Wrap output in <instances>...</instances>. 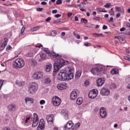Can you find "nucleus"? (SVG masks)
Wrapping results in <instances>:
<instances>
[{
  "instance_id": "f257e3e1",
  "label": "nucleus",
  "mask_w": 130,
  "mask_h": 130,
  "mask_svg": "<svg viewBox=\"0 0 130 130\" xmlns=\"http://www.w3.org/2000/svg\"><path fill=\"white\" fill-rule=\"evenodd\" d=\"M51 55L53 57L57 58L56 62L54 64L53 76H55V73H56V72H58L59 69L64 64V60L61 59V56L54 52L50 53L49 56H51Z\"/></svg>"
},
{
  "instance_id": "f03ea898",
  "label": "nucleus",
  "mask_w": 130,
  "mask_h": 130,
  "mask_svg": "<svg viewBox=\"0 0 130 130\" xmlns=\"http://www.w3.org/2000/svg\"><path fill=\"white\" fill-rule=\"evenodd\" d=\"M68 71L69 68L66 69L61 70L59 73L58 74V80H59V81H66V80H67Z\"/></svg>"
},
{
  "instance_id": "7ed1b4c3",
  "label": "nucleus",
  "mask_w": 130,
  "mask_h": 130,
  "mask_svg": "<svg viewBox=\"0 0 130 130\" xmlns=\"http://www.w3.org/2000/svg\"><path fill=\"white\" fill-rule=\"evenodd\" d=\"M25 66V61L22 58H18L13 61V67L14 68H23Z\"/></svg>"
},
{
  "instance_id": "20e7f679",
  "label": "nucleus",
  "mask_w": 130,
  "mask_h": 130,
  "mask_svg": "<svg viewBox=\"0 0 130 130\" xmlns=\"http://www.w3.org/2000/svg\"><path fill=\"white\" fill-rule=\"evenodd\" d=\"M91 72L94 76H101V75L104 74V69L102 67L100 68H92L91 70Z\"/></svg>"
},
{
  "instance_id": "39448f33",
  "label": "nucleus",
  "mask_w": 130,
  "mask_h": 130,
  "mask_svg": "<svg viewBox=\"0 0 130 130\" xmlns=\"http://www.w3.org/2000/svg\"><path fill=\"white\" fill-rule=\"evenodd\" d=\"M38 85L36 83H31L29 84L28 86V92L30 94H33L37 91Z\"/></svg>"
},
{
  "instance_id": "423d86ee",
  "label": "nucleus",
  "mask_w": 130,
  "mask_h": 130,
  "mask_svg": "<svg viewBox=\"0 0 130 130\" xmlns=\"http://www.w3.org/2000/svg\"><path fill=\"white\" fill-rule=\"evenodd\" d=\"M43 77V73L40 71L36 72L32 75V78L35 80H40Z\"/></svg>"
},
{
  "instance_id": "0eeeda50",
  "label": "nucleus",
  "mask_w": 130,
  "mask_h": 130,
  "mask_svg": "<svg viewBox=\"0 0 130 130\" xmlns=\"http://www.w3.org/2000/svg\"><path fill=\"white\" fill-rule=\"evenodd\" d=\"M39 122V118H38V115L36 113H34V119L32 124V127H36L37 125H38V123Z\"/></svg>"
},
{
  "instance_id": "6e6552de",
  "label": "nucleus",
  "mask_w": 130,
  "mask_h": 130,
  "mask_svg": "<svg viewBox=\"0 0 130 130\" xmlns=\"http://www.w3.org/2000/svg\"><path fill=\"white\" fill-rule=\"evenodd\" d=\"M52 102L54 106H59L60 103H61V100L58 96H55V97L52 99Z\"/></svg>"
},
{
  "instance_id": "1a4fd4ad",
  "label": "nucleus",
  "mask_w": 130,
  "mask_h": 130,
  "mask_svg": "<svg viewBox=\"0 0 130 130\" xmlns=\"http://www.w3.org/2000/svg\"><path fill=\"white\" fill-rule=\"evenodd\" d=\"M73 71V69L69 67L68 68V71L67 72V81H70L72 80V79L74 78V73L72 72Z\"/></svg>"
},
{
  "instance_id": "9d476101",
  "label": "nucleus",
  "mask_w": 130,
  "mask_h": 130,
  "mask_svg": "<svg viewBox=\"0 0 130 130\" xmlns=\"http://www.w3.org/2000/svg\"><path fill=\"white\" fill-rule=\"evenodd\" d=\"M100 115L102 118H105L107 116V113L106 112V110L104 107H102L100 110Z\"/></svg>"
},
{
  "instance_id": "9b49d317",
  "label": "nucleus",
  "mask_w": 130,
  "mask_h": 130,
  "mask_svg": "<svg viewBox=\"0 0 130 130\" xmlns=\"http://www.w3.org/2000/svg\"><path fill=\"white\" fill-rule=\"evenodd\" d=\"M8 42V39L5 38L3 39L1 41V43L0 44V50H4L5 47L7 46V43Z\"/></svg>"
},
{
  "instance_id": "f8f14e48",
  "label": "nucleus",
  "mask_w": 130,
  "mask_h": 130,
  "mask_svg": "<svg viewBox=\"0 0 130 130\" xmlns=\"http://www.w3.org/2000/svg\"><path fill=\"white\" fill-rule=\"evenodd\" d=\"M102 96H108L110 94V90L107 88H103L101 90Z\"/></svg>"
},
{
  "instance_id": "ddd939ff",
  "label": "nucleus",
  "mask_w": 130,
  "mask_h": 130,
  "mask_svg": "<svg viewBox=\"0 0 130 130\" xmlns=\"http://www.w3.org/2000/svg\"><path fill=\"white\" fill-rule=\"evenodd\" d=\"M78 90H74L70 94V99L71 100H76L78 97Z\"/></svg>"
},
{
  "instance_id": "4468645a",
  "label": "nucleus",
  "mask_w": 130,
  "mask_h": 130,
  "mask_svg": "<svg viewBox=\"0 0 130 130\" xmlns=\"http://www.w3.org/2000/svg\"><path fill=\"white\" fill-rule=\"evenodd\" d=\"M74 126V123L72 121H69L64 126V129H71Z\"/></svg>"
},
{
  "instance_id": "2eb2a0df",
  "label": "nucleus",
  "mask_w": 130,
  "mask_h": 130,
  "mask_svg": "<svg viewBox=\"0 0 130 130\" xmlns=\"http://www.w3.org/2000/svg\"><path fill=\"white\" fill-rule=\"evenodd\" d=\"M57 88L59 90H66L68 88V84L67 83H60L57 85Z\"/></svg>"
},
{
  "instance_id": "dca6fc26",
  "label": "nucleus",
  "mask_w": 130,
  "mask_h": 130,
  "mask_svg": "<svg viewBox=\"0 0 130 130\" xmlns=\"http://www.w3.org/2000/svg\"><path fill=\"white\" fill-rule=\"evenodd\" d=\"M52 116H53L52 115H47L46 117L47 121L49 124H53V118Z\"/></svg>"
},
{
  "instance_id": "f3484780",
  "label": "nucleus",
  "mask_w": 130,
  "mask_h": 130,
  "mask_svg": "<svg viewBox=\"0 0 130 130\" xmlns=\"http://www.w3.org/2000/svg\"><path fill=\"white\" fill-rule=\"evenodd\" d=\"M8 109L9 111H16V109H17V106L15 105H9L8 106Z\"/></svg>"
},
{
  "instance_id": "a211bd4d",
  "label": "nucleus",
  "mask_w": 130,
  "mask_h": 130,
  "mask_svg": "<svg viewBox=\"0 0 130 130\" xmlns=\"http://www.w3.org/2000/svg\"><path fill=\"white\" fill-rule=\"evenodd\" d=\"M40 59L39 60V61H43L46 59V54L45 53H42L40 54Z\"/></svg>"
},
{
  "instance_id": "6ab92c4d",
  "label": "nucleus",
  "mask_w": 130,
  "mask_h": 130,
  "mask_svg": "<svg viewBox=\"0 0 130 130\" xmlns=\"http://www.w3.org/2000/svg\"><path fill=\"white\" fill-rule=\"evenodd\" d=\"M98 86H102L105 83L104 79L102 78H99L98 81H96Z\"/></svg>"
},
{
  "instance_id": "aec40b11",
  "label": "nucleus",
  "mask_w": 130,
  "mask_h": 130,
  "mask_svg": "<svg viewBox=\"0 0 130 130\" xmlns=\"http://www.w3.org/2000/svg\"><path fill=\"white\" fill-rule=\"evenodd\" d=\"M45 69L46 72H50V71H51V69H52V65L51 64L46 65L45 66Z\"/></svg>"
},
{
  "instance_id": "412c9836",
  "label": "nucleus",
  "mask_w": 130,
  "mask_h": 130,
  "mask_svg": "<svg viewBox=\"0 0 130 130\" xmlns=\"http://www.w3.org/2000/svg\"><path fill=\"white\" fill-rule=\"evenodd\" d=\"M81 75H82V71H77L75 74L76 80H79V79H80V77H81Z\"/></svg>"
},
{
  "instance_id": "4be33fe9",
  "label": "nucleus",
  "mask_w": 130,
  "mask_h": 130,
  "mask_svg": "<svg viewBox=\"0 0 130 130\" xmlns=\"http://www.w3.org/2000/svg\"><path fill=\"white\" fill-rule=\"evenodd\" d=\"M61 114L62 115H63L64 116H66L65 118L66 119H69V116H68V111L66 109H63L61 111Z\"/></svg>"
},
{
  "instance_id": "5701e85b",
  "label": "nucleus",
  "mask_w": 130,
  "mask_h": 130,
  "mask_svg": "<svg viewBox=\"0 0 130 130\" xmlns=\"http://www.w3.org/2000/svg\"><path fill=\"white\" fill-rule=\"evenodd\" d=\"M16 84L17 85V86H19V87H23V86H25V82L23 81H19V80H16Z\"/></svg>"
},
{
  "instance_id": "b1692460",
  "label": "nucleus",
  "mask_w": 130,
  "mask_h": 130,
  "mask_svg": "<svg viewBox=\"0 0 130 130\" xmlns=\"http://www.w3.org/2000/svg\"><path fill=\"white\" fill-rule=\"evenodd\" d=\"M24 100L26 104H27V103L28 102V101L30 102V103H34V100L33 99V98H25Z\"/></svg>"
},
{
  "instance_id": "393cba45",
  "label": "nucleus",
  "mask_w": 130,
  "mask_h": 130,
  "mask_svg": "<svg viewBox=\"0 0 130 130\" xmlns=\"http://www.w3.org/2000/svg\"><path fill=\"white\" fill-rule=\"evenodd\" d=\"M44 83V84H46L47 85L51 84V79H50V78H46L45 79Z\"/></svg>"
},
{
  "instance_id": "a878e982",
  "label": "nucleus",
  "mask_w": 130,
  "mask_h": 130,
  "mask_svg": "<svg viewBox=\"0 0 130 130\" xmlns=\"http://www.w3.org/2000/svg\"><path fill=\"white\" fill-rule=\"evenodd\" d=\"M88 97L90 99H95V98H96V95H94V94H93V92H89L88 93Z\"/></svg>"
},
{
  "instance_id": "bb28decb",
  "label": "nucleus",
  "mask_w": 130,
  "mask_h": 130,
  "mask_svg": "<svg viewBox=\"0 0 130 130\" xmlns=\"http://www.w3.org/2000/svg\"><path fill=\"white\" fill-rule=\"evenodd\" d=\"M111 74L112 75H117L119 73L118 72V70L117 69H112L111 72H110Z\"/></svg>"
},
{
  "instance_id": "cd10ccee",
  "label": "nucleus",
  "mask_w": 130,
  "mask_h": 130,
  "mask_svg": "<svg viewBox=\"0 0 130 130\" xmlns=\"http://www.w3.org/2000/svg\"><path fill=\"white\" fill-rule=\"evenodd\" d=\"M39 126H42V127H45V125L44 124V120H43V119H41L40 120Z\"/></svg>"
},
{
  "instance_id": "c85d7f7f",
  "label": "nucleus",
  "mask_w": 130,
  "mask_h": 130,
  "mask_svg": "<svg viewBox=\"0 0 130 130\" xmlns=\"http://www.w3.org/2000/svg\"><path fill=\"white\" fill-rule=\"evenodd\" d=\"M83 103V99L82 98H79L77 100V104L78 105H81L82 103Z\"/></svg>"
},
{
  "instance_id": "c756f323",
  "label": "nucleus",
  "mask_w": 130,
  "mask_h": 130,
  "mask_svg": "<svg viewBox=\"0 0 130 130\" xmlns=\"http://www.w3.org/2000/svg\"><path fill=\"white\" fill-rule=\"evenodd\" d=\"M92 35H94V37H103L104 35L102 34L93 33Z\"/></svg>"
},
{
  "instance_id": "7c9ffc66",
  "label": "nucleus",
  "mask_w": 130,
  "mask_h": 130,
  "mask_svg": "<svg viewBox=\"0 0 130 130\" xmlns=\"http://www.w3.org/2000/svg\"><path fill=\"white\" fill-rule=\"evenodd\" d=\"M30 61L31 66H32L33 67H36V66L37 65V62H36V60L34 59H31Z\"/></svg>"
},
{
  "instance_id": "2f4dec72",
  "label": "nucleus",
  "mask_w": 130,
  "mask_h": 130,
  "mask_svg": "<svg viewBox=\"0 0 130 130\" xmlns=\"http://www.w3.org/2000/svg\"><path fill=\"white\" fill-rule=\"evenodd\" d=\"M90 92H92V94L93 95H95L96 96H97V93H98V90L95 89H92V91H91Z\"/></svg>"
},
{
  "instance_id": "473e14b6",
  "label": "nucleus",
  "mask_w": 130,
  "mask_h": 130,
  "mask_svg": "<svg viewBox=\"0 0 130 130\" xmlns=\"http://www.w3.org/2000/svg\"><path fill=\"white\" fill-rule=\"evenodd\" d=\"M56 34H57V32L56 31V30H52L51 32V36H53V37L56 36Z\"/></svg>"
},
{
  "instance_id": "72a5a7b5",
  "label": "nucleus",
  "mask_w": 130,
  "mask_h": 130,
  "mask_svg": "<svg viewBox=\"0 0 130 130\" xmlns=\"http://www.w3.org/2000/svg\"><path fill=\"white\" fill-rule=\"evenodd\" d=\"M118 40H119V41H120V42H121V43H125V41L124 39H123V38H122L121 37L120 38H118Z\"/></svg>"
},
{
  "instance_id": "f704fd0d",
  "label": "nucleus",
  "mask_w": 130,
  "mask_h": 130,
  "mask_svg": "<svg viewBox=\"0 0 130 130\" xmlns=\"http://www.w3.org/2000/svg\"><path fill=\"white\" fill-rule=\"evenodd\" d=\"M44 51H45V52H46V53H47L49 55H50V51L49 50V49H48V48H44L43 49Z\"/></svg>"
},
{
  "instance_id": "c9c22d12",
  "label": "nucleus",
  "mask_w": 130,
  "mask_h": 130,
  "mask_svg": "<svg viewBox=\"0 0 130 130\" xmlns=\"http://www.w3.org/2000/svg\"><path fill=\"white\" fill-rule=\"evenodd\" d=\"M95 25L91 23H88V25H85V27H86L87 28H93Z\"/></svg>"
},
{
  "instance_id": "e433bc0d",
  "label": "nucleus",
  "mask_w": 130,
  "mask_h": 130,
  "mask_svg": "<svg viewBox=\"0 0 130 130\" xmlns=\"http://www.w3.org/2000/svg\"><path fill=\"white\" fill-rule=\"evenodd\" d=\"M61 20L60 19H57V20H54L53 21V23L54 24H59V23H61Z\"/></svg>"
},
{
  "instance_id": "4c0bfd02",
  "label": "nucleus",
  "mask_w": 130,
  "mask_h": 130,
  "mask_svg": "<svg viewBox=\"0 0 130 130\" xmlns=\"http://www.w3.org/2000/svg\"><path fill=\"white\" fill-rule=\"evenodd\" d=\"M4 80H0V90H2V87H3V85H4Z\"/></svg>"
},
{
  "instance_id": "58836bf2",
  "label": "nucleus",
  "mask_w": 130,
  "mask_h": 130,
  "mask_svg": "<svg viewBox=\"0 0 130 130\" xmlns=\"http://www.w3.org/2000/svg\"><path fill=\"white\" fill-rule=\"evenodd\" d=\"M81 22H83V23H84V24H87V23H88V20H87V19L82 18L81 19Z\"/></svg>"
},
{
  "instance_id": "ea45409f",
  "label": "nucleus",
  "mask_w": 130,
  "mask_h": 130,
  "mask_svg": "<svg viewBox=\"0 0 130 130\" xmlns=\"http://www.w3.org/2000/svg\"><path fill=\"white\" fill-rule=\"evenodd\" d=\"M44 127H42V126H38V127H37V130H43V129H44Z\"/></svg>"
},
{
  "instance_id": "a19ab883",
  "label": "nucleus",
  "mask_w": 130,
  "mask_h": 130,
  "mask_svg": "<svg viewBox=\"0 0 130 130\" xmlns=\"http://www.w3.org/2000/svg\"><path fill=\"white\" fill-rule=\"evenodd\" d=\"M115 9L116 10V11H117V12H121V9L120 7H115Z\"/></svg>"
},
{
  "instance_id": "79ce46f5",
  "label": "nucleus",
  "mask_w": 130,
  "mask_h": 130,
  "mask_svg": "<svg viewBox=\"0 0 130 130\" xmlns=\"http://www.w3.org/2000/svg\"><path fill=\"white\" fill-rule=\"evenodd\" d=\"M62 4V2H61V0H57L56 2V5H60Z\"/></svg>"
},
{
  "instance_id": "37998d69",
  "label": "nucleus",
  "mask_w": 130,
  "mask_h": 130,
  "mask_svg": "<svg viewBox=\"0 0 130 130\" xmlns=\"http://www.w3.org/2000/svg\"><path fill=\"white\" fill-rule=\"evenodd\" d=\"M40 104L41 105H43V104H45V101L42 100L40 101Z\"/></svg>"
},
{
  "instance_id": "c03bdc74",
  "label": "nucleus",
  "mask_w": 130,
  "mask_h": 130,
  "mask_svg": "<svg viewBox=\"0 0 130 130\" xmlns=\"http://www.w3.org/2000/svg\"><path fill=\"white\" fill-rule=\"evenodd\" d=\"M37 30H39V27L38 26L33 27L32 28V31H37Z\"/></svg>"
},
{
  "instance_id": "a18cd8bd",
  "label": "nucleus",
  "mask_w": 130,
  "mask_h": 130,
  "mask_svg": "<svg viewBox=\"0 0 130 130\" xmlns=\"http://www.w3.org/2000/svg\"><path fill=\"white\" fill-rule=\"evenodd\" d=\"M110 6H111V4L110 3H107L105 5V7L106 8H109V7H110Z\"/></svg>"
},
{
  "instance_id": "49530a36",
  "label": "nucleus",
  "mask_w": 130,
  "mask_h": 130,
  "mask_svg": "<svg viewBox=\"0 0 130 130\" xmlns=\"http://www.w3.org/2000/svg\"><path fill=\"white\" fill-rule=\"evenodd\" d=\"M70 8H78V5H70Z\"/></svg>"
},
{
  "instance_id": "de8ad7c7",
  "label": "nucleus",
  "mask_w": 130,
  "mask_h": 130,
  "mask_svg": "<svg viewBox=\"0 0 130 130\" xmlns=\"http://www.w3.org/2000/svg\"><path fill=\"white\" fill-rule=\"evenodd\" d=\"M42 10H43V8H37V11L38 12H42Z\"/></svg>"
},
{
  "instance_id": "09e8293b",
  "label": "nucleus",
  "mask_w": 130,
  "mask_h": 130,
  "mask_svg": "<svg viewBox=\"0 0 130 130\" xmlns=\"http://www.w3.org/2000/svg\"><path fill=\"white\" fill-rule=\"evenodd\" d=\"M45 21L46 22H49V21H51V17H48L47 19H46Z\"/></svg>"
},
{
  "instance_id": "8fccbe9b",
  "label": "nucleus",
  "mask_w": 130,
  "mask_h": 130,
  "mask_svg": "<svg viewBox=\"0 0 130 130\" xmlns=\"http://www.w3.org/2000/svg\"><path fill=\"white\" fill-rule=\"evenodd\" d=\"M54 17H55V18H58L60 17H61V15H60V14H56V15H54Z\"/></svg>"
},
{
  "instance_id": "3c124183",
  "label": "nucleus",
  "mask_w": 130,
  "mask_h": 130,
  "mask_svg": "<svg viewBox=\"0 0 130 130\" xmlns=\"http://www.w3.org/2000/svg\"><path fill=\"white\" fill-rule=\"evenodd\" d=\"M24 31H25V27L23 26L21 30V34H23V33H24Z\"/></svg>"
},
{
  "instance_id": "603ef678",
  "label": "nucleus",
  "mask_w": 130,
  "mask_h": 130,
  "mask_svg": "<svg viewBox=\"0 0 130 130\" xmlns=\"http://www.w3.org/2000/svg\"><path fill=\"white\" fill-rule=\"evenodd\" d=\"M93 20H95V21H99L100 20V18L94 16L93 17Z\"/></svg>"
},
{
  "instance_id": "864d4df0",
  "label": "nucleus",
  "mask_w": 130,
  "mask_h": 130,
  "mask_svg": "<svg viewBox=\"0 0 130 130\" xmlns=\"http://www.w3.org/2000/svg\"><path fill=\"white\" fill-rule=\"evenodd\" d=\"M11 49H12V47L10 45H8L6 48V50H10Z\"/></svg>"
},
{
  "instance_id": "5fc2aeb1",
  "label": "nucleus",
  "mask_w": 130,
  "mask_h": 130,
  "mask_svg": "<svg viewBox=\"0 0 130 130\" xmlns=\"http://www.w3.org/2000/svg\"><path fill=\"white\" fill-rule=\"evenodd\" d=\"M30 117H28L27 118H26L25 121V123H27L28 122V120H30Z\"/></svg>"
},
{
  "instance_id": "6e6d98bb",
  "label": "nucleus",
  "mask_w": 130,
  "mask_h": 130,
  "mask_svg": "<svg viewBox=\"0 0 130 130\" xmlns=\"http://www.w3.org/2000/svg\"><path fill=\"white\" fill-rule=\"evenodd\" d=\"M41 5H43V6H46L47 5V3L44 1L41 2Z\"/></svg>"
},
{
  "instance_id": "4d7b16f0",
  "label": "nucleus",
  "mask_w": 130,
  "mask_h": 130,
  "mask_svg": "<svg viewBox=\"0 0 130 130\" xmlns=\"http://www.w3.org/2000/svg\"><path fill=\"white\" fill-rule=\"evenodd\" d=\"M72 15H73V13H72V12L68 13V18H70V17H71V16H72Z\"/></svg>"
},
{
  "instance_id": "13d9d810",
  "label": "nucleus",
  "mask_w": 130,
  "mask_h": 130,
  "mask_svg": "<svg viewBox=\"0 0 130 130\" xmlns=\"http://www.w3.org/2000/svg\"><path fill=\"white\" fill-rule=\"evenodd\" d=\"M76 126H77V128H79L81 125V123L80 122H78L76 124Z\"/></svg>"
},
{
  "instance_id": "bf43d9fd",
  "label": "nucleus",
  "mask_w": 130,
  "mask_h": 130,
  "mask_svg": "<svg viewBox=\"0 0 130 130\" xmlns=\"http://www.w3.org/2000/svg\"><path fill=\"white\" fill-rule=\"evenodd\" d=\"M125 30V27H122L120 29V31H121V32H122Z\"/></svg>"
},
{
  "instance_id": "052dcab7",
  "label": "nucleus",
  "mask_w": 130,
  "mask_h": 130,
  "mask_svg": "<svg viewBox=\"0 0 130 130\" xmlns=\"http://www.w3.org/2000/svg\"><path fill=\"white\" fill-rule=\"evenodd\" d=\"M109 22L110 23H111V22H113V17H111L110 20H109Z\"/></svg>"
},
{
  "instance_id": "680f3d73",
  "label": "nucleus",
  "mask_w": 130,
  "mask_h": 130,
  "mask_svg": "<svg viewBox=\"0 0 130 130\" xmlns=\"http://www.w3.org/2000/svg\"><path fill=\"white\" fill-rule=\"evenodd\" d=\"M107 28H108L107 26H106L105 25H103V30H106V29H107Z\"/></svg>"
},
{
  "instance_id": "e2e57ef3",
  "label": "nucleus",
  "mask_w": 130,
  "mask_h": 130,
  "mask_svg": "<svg viewBox=\"0 0 130 130\" xmlns=\"http://www.w3.org/2000/svg\"><path fill=\"white\" fill-rule=\"evenodd\" d=\"M52 13H53V14H56V13H57V10H52Z\"/></svg>"
},
{
  "instance_id": "0e129e2a",
  "label": "nucleus",
  "mask_w": 130,
  "mask_h": 130,
  "mask_svg": "<svg viewBox=\"0 0 130 130\" xmlns=\"http://www.w3.org/2000/svg\"><path fill=\"white\" fill-rule=\"evenodd\" d=\"M84 46H91V44H90L89 43H87L86 44H84Z\"/></svg>"
},
{
  "instance_id": "69168bd1",
  "label": "nucleus",
  "mask_w": 130,
  "mask_h": 130,
  "mask_svg": "<svg viewBox=\"0 0 130 130\" xmlns=\"http://www.w3.org/2000/svg\"><path fill=\"white\" fill-rule=\"evenodd\" d=\"M75 37L77 38V39H80L81 38V37L79 35H77Z\"/></svg>"
},
{
  "instance_id": "338daca9",
  "label": "nucleus",
  "mask_w": 130,
  "mask_h": 130,
  "mask_svg": "<svg viewBox=\"0 0 130 130\" xmlns=\"http://www.w3.org/2000/svg\"><path fill=\"white\" fill-rule=\"evenodd\" d=\"M114 97L115 99L118 98V94H114Z\"/></svg>"
},
{
  "instance_id": "774afa93",
  "label": "nucleus",
  "mask_w": 130,
  "mask_h": 130,
  "mask_svg": "<svg viewBox=\"0 0 130 130\" xmlns=\"http://www.w3.org/2000/svg\"><path fill=\"white\" fill-rule=\"evenodd\" d=\"M126 26L128 28H130V23H129V22H128V23H126Z\"/></svg>"
}]
</instances>
